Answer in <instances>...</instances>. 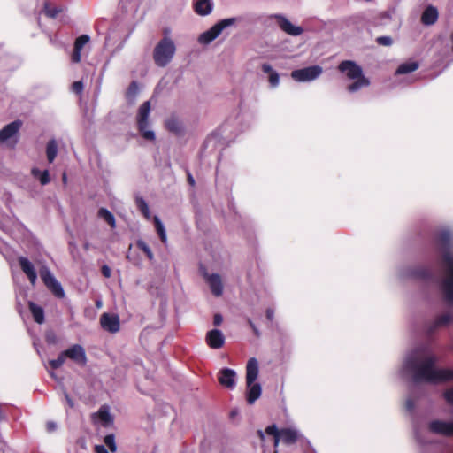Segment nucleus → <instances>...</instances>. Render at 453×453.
<instances>
[{
  "instance_id": "obj_5",
  "label": "nucleus",
  "mask_w": 453,
  "mask_h": 453,
  "mask_svg": "<svg viewBox=\"0 0 453 453\" xmlns=\"http://www.w3.org/2000/svg\"><path fill=\"white\" fill-rule=\"evenodd\" d=\"M176 45L170 36H163L153 50V60L157 66L165 67L173 60Z\"/></svg>"
},
{
  "instance_id": "obj_41",
  "label": "nucleus",
  "mask_w": 453,
  "mask_h": 453,
  "mask_svg": "<svg viewBox=\"0 0 453 453\" xmlns=\"http://www.w3.org/2000/svg\"><path fill=\"white\" fill-rule=\"evenodd\" d=\"M442 397L449 406L453 407V386L446 388L442 392Z\"/></svg>"
},
{
  "instance_id": "obj_25",
  "label": "nucleus",
  "mask_w": 453,
  "mask_h": 453,
  "mask_svg": "<svg viewBox=\"0 0 453 453\" xmlns=\"http://www.w3.org/2000/svg\"><path fill=\"white\" fill-rule=\"evenodd\" d=\"M261 70L264 73L268 74V81L272 88H277L280 84V74L273 69L272 65L268 63L261 65Z\"/></svg>"
},
{
  "instance_id": "obj_13",
  "label": "nucleus",
  "mask_w": 453,
  "mask_h": 453,
  "mask_svg": "<svg viewBox=\"0 0 453 453\" xmlns=\"http://www.w3.org/2000/svg\"><path fill=\"white\" fill-rule=\"evenodd\" d=\"M428 431L446 437L453 436V420L433 419L428 423Z\"/></svg>"
},
{
  "instance_id": "obj_17",
  "label": "nucleus",
  "mask_w": 453,
  "mask_h": 453,
  "mask_svg": "<svg viewBox=\"0 0 453 453\" xmlns=\"http://www.w3.org/2000/svg\"><path fill=\"white\" fill-rule=\"evenodd\" d=\"M100 324L110 333H117L119 330V318L116 314L103 313L100 317Z\"/></svg>"
},
{
  "instance_id": "obj_15",
  "label": "nucleus",
  "mask_w": 453,
  "mask_h": 453,
  "mask_svg": "<svg viewBox=\"0 0 453 453\" xmlns=\"http://www.w3.org/2000/svg\"><path fill=\"white\" fill-rule=\"evenodd\" d=\"M66 358H70L80 365H85L87 357L84 348L80 344H74L64 351Z\"/></svg>"
},
{
  "instance_id": "obj_27",
  "label": "nucleus",
  "mask_w": 453,
  "mask_h": 453,
  "mask_svg": "<svg viewBox=\"0 0 453 453\" xmlns=\"http://www.w3.org/2000/svg\"><path fill=\"white\" fill-rule=\"evenodd\" d=\"M29 310L36 323L42 324L44 322V311L41 306L33 302H29Z\"/></svg>"
},
{
  "instance_id": "obj_33",
  "label": "nucleus",
  "mask_w": 453,
  "mask_h": 453,
  "mask_svg": "<svg viewBox=\"0 0 453 453\" xmlns=\"http://www.w3.org/2000/svg\"><path fill=\"white\" fill-rule=\"evenodd\" d=\"M453 320V316L449 312L440 315L434 321V324L431 330H434L439 326H446Z\"/></svg>"
},
{
  "instance_id": "obj_49",
  "label": "nucleus",
  "mask_w": 453,
  "mask_h": 453,
  "mask_svg": "<svg viewBox=\"0 0 453 453\" xmlns=\"http://www.w3.org/2000/svg\"><path fill=\"white\" fill-rule=\"evenodd\" d=\"M274 317V311L273 309H267L266 310V318L268 320L272 321Z\"/></svg>"
},
{
  "instance_id": "obj_56",
  "label": "nucleus",
  "mask_w": 453,
  "mask_h": 453,
  "mask_svg": "<svg viewBox=\"0 0 453 453\" xmlns=\"http://www.w3.org/2000/svg\"><path fill=\"white\" fill-rule=\"evenodd\" d=\"M248 323L250 326V327H252V325H255L250 319H248Z\"/></svg>"
},
{
  "instance_id": "obj_19",
  "label": "nucleus",
  "mask_w": 453,
  "mask_h": 453,
  "mask_svg": "<svg viewBox=\"0 0 453 453\" xmlns=\"http://www.w3.org/2000/svg\"><path fill=\"white\" fill-rule=\"evenodd\" d=\"M22 127V122L20 120H14L7 125H5L0 130V142H5L9 139L16 136Z\"/></svg>"
},
{
  "instance_id": "obj_32",
  "label": "nucleus",
  "mask_w": 453,
  "mask_h": 453,
  "mask_svg": "<svg viewBox=\"0 0 453 453\" xmlns=\"http://www.w3.org/2000/svg\"><path fill=\"white\" fill-rule=\"evenodd\" d=\"M98 216L104 219L111 228L116 227L115 218L113 214L107 209L101 208L98 211Z\"/></svg>"
},
{
  "instance_id": "obj_38",
  "label": "nucleus",
  "mask_w": 453,
  "mask_h": 453,
  "mask_svg": "<svg viewBox=\"0 0 453 453\" xmlns=\"http://www.w3.org/2000/svg\"><path fill=\"white\" fill-rule=\"evenodd\" d=\"M66 359V357L65 355V352L62 351L59 356L58 357V358L56 359H52V360H50L49 361V365L52 368V369H58L59 368L61 365H63V364L65 363Z\"/></svg>"
},
{
  "instance_id": "obj_55",
  "label": "nucleus",
  "mask_w": 453,
  "mask_h": 453,
  "mask_svg": "<svg viewBox=\"0 0 453 453\" xmlns=\"http://www.w3.org/2000/svg\"><path fill=\"white\" fill-rule=\"evenodd\" d=\"M170 33H171V31H170L169 28H165L164 29V32H163L164 36H170Z\"/></svg>"
},
{
  "instance_id": "obj_40",
  "label": "nucleus",
  "mask_w": 453,
  "mask_h": 453,
  "mask_svg": "<svg viewBox=\"0 0 453 453\" xmlns=\"http://www.w3.org/2000/svg\"><path fill=\"white\" fill-rule=\"evenodd\" d=\"M138 207L141 211V212L142 213V215L145 217L146 219L148 220H150L151 219V214H150V208L148 206V204L146 203L145 200H138Z\"/></svg>"
},
{
  "instance_id": "obj_36",
  "label": "nucleus",
  "mask_w": 453,
  "mask_h": 453,
  "mask_svg": "<svg viewBox=\"0 0 453 453\" xmlns=\"http://www.w3.org/2000/svg\"><path fill=\"white\" fill-rule=\"evenodd\" d=\"M32 173L35 178H38L41 184L45 185L50 181V174L47 170L40 171L38 169H33Z\"/></svg>"
},
{
  "instance_id": "obj_1",
  "label": "nucleus",
  "mask_w": 453,
  "mask_h": 453,
  "mask_svg": "<svg viewBox=\"0 0 453 453\" xmlns=\"http://www.w3.org/2000/svg\"><path fill=\"white\" fill-rule=\"evenodd\" d=\"M438 358L427 347H418L410 351L404 357L399 375L411 379L414 384L427 382L439 384L453 380V369L436 367ZM423 394L420 387L415 385L406 399L405 407L410 412L413 411L416 399Z\"/></svg>"
},
{
  "instance_id": "obj_43",
  "label": "nucleus",
  "mask_w": 453,
  "mask_h": 453,
  "mask_svg": "<svg viewBox=\"0 0 453 453\" xmlns=\"http://www.w3.org/2000/svg\"><path fill=\"white\" fill-rule=\"evenodd\" d=\"M138 92V84L136 81H132L130 84H129V87L127 88V96H135L136 94Z\"/></svg>"
},
{
  "instance_id": "obj_7",
  "label": "nucleus",
  "mask_w": 453,
  "mask_h": 453,
  "mask_svg": "<svg viewBox=\"0 0 453 453\" xmlns=\"http://www.w3.org/2000/svg\"><path fill=\"white\" fill-rule=\"evenodd\" d=\"M242 20V17H231L218 21L207 31L200 34V43L208 44L218 38L226 28Z\"/></svg>"
},
{
  "instance_id": "obj_37",
  "label": "nucleus",
  "mask_w": 453,
  "mask_h": 453,
  "mask_svg": "<svg viewBox=\"0 0 453 453\" xmlns=\"http://www.w3.org/2000/svg\"><path fill=\"white\" fill-rule=\"evenodd\" d=\"M136 246L146 254L147 257L150 261L153 260V258H154L153 253H152L150 248L149 247V245L144 241L138 240L136 242Z\"/></svg>"
},
{
  "instance_id": "obj_24",
  "label": "nucleus",
  "mask_w": 453,
  "mask_h": 453,
  "mask_svg": "<svg viewBox=\"0 0 453 453\" xmlns=\"http://www.w3.org/2000/svg\"><path fill=\"white\" fill-rule=\"evenodd\" d=\"M0 227L6 232L9 234H14L15 231H19L22 227V225L17 220L12 218L7 217L1 218L0 217Z\"/></svg>"
},
{
  "instance_id": "obj_46",
  "label": "nucleus",
  "mask_w": 453,
  "mask_h": 453,
  "mask_svg": "<svg viewBox=\"0 0 453 453\" xmlns=\"http://www.w3.org/2000/svg\"><path fill=\"white\" fill-rule=\"evenodd\" d=\"M102 274L105 277V278H110L111 275V268L104 265L102 266Z\"/></svg>"
},
{
  "instance_id": "obj_57",
  "label": "nucleus",
  "mask_w": 453,
  "mask_h": 453,
  "mask_svg": "<svg viewBox=\"0 0 453 453\" xmlns=\"http://www.w3.org/2000/svg\"><path fill=\"white\" fill-rule=\"evenodd\" d=\"M63 180H64V181H65V180H66V175H65V174H64V175H63Z\"/></svg>"
},
{
  "instance_id": "obj_54",
  "label": "nucleus",
  "mask_w": 453,
  "mask_h": 453,
  "mask_svg": "<svg viewBox=\"0 0 453 453\" xmlns=\"http://www.w3.org/2000/svg\"><path fill=\"white\" fill-rule=\"evenodd\" d=\"M251 328H252V330H253L254 334H255L257 336H258V335H259V331H258V329L257 328V326H256L255 325H252V327H251Z\"/></svg>"
},
{
  "instance_id": "obj_51",
  "label": "nucleus",
  "mask_w": 453,
  "mask_h": 453,
  "mask_svg": "<svg viewBox=\"0 0 453 453\" xmlns=\"http://www.w3.org/2000/svg\"><path fill=\"white\" fill-rule=\"evenodd\" d=\"M188 181L191 186H195V179L190 173H188Z\"/></svg>"
},
{
  "instance_id": "obj_9",
  "label": "nucleus",
  "mask_w": 453,
  "mask_h": 453,
  "mask_svg": "<svg viewBox=\"0 0 453 453\" xmlns=\"http://www.w3.org/2000/svg\"><path fill=\"white\" fill-rule=\"evenodd\" d=\"M265 432L267 434L272 435L274 441V446L277 447L280 441L287 445L295 443L300 434L296 429L294 428H282L279 430L275 425L269 426Z\"/></svg>"
},
{
  "instance_id": "obj_22",
  "label": "nucleus",
  "mask_w": 453,
  "mask_h": 453,
  "mask_svg": "<svg viewBox=\"0 0 453 453\" xmlns=\"http://www.w3.org/2000/svg\"><path fill=\"white\" fill-rule=\"evenodd\" d=\"M90 37L88 35H81L74 42L73 51L72 54V62L79 63L81 58V51L82 48L89 42Z\"/></svg>"
},
{
  "instance_id": "obj_52",
  "label": "nucleus",
  "mask_w": 453,
  "mask_h": 453,
  "mask_svg": "<svg viewBox=\"0 0 453 453\" xmlns=\"http://www.w3.org/2000/svg\"><path fill=\"white\" fill-rule=\"evenodd\" d=\"M193 9H194V12L198 14V8H199V5H198V0H193Z\"/></svg>"
},
{
  "instance_id": "obj_35",
  "label": "nucleus",
  "mask_w": 453,
  "mask_h": 453,
  "mask_svg": "<svg viewBox=\"0 0 453 453\" xmlns=\"http://www.w3.org/2000/svg\"><path fill=\"white\" fill-rule=\"evenodd\" d=\"M214 7L212 0H200V16H207L211 13Z\"/></svg>"
},
{
  "instance_id": "obj_11",
  "label": "nucleus",
  "mask_w": 453,
  "mask_h": 453,
  "mask_svg": "<svg viewBox=\"0 0 453 453\" xmlns=\"http://www.w3.org/2000/svg\"><path fill=\"white\" fill-rule=\"evenodd\" d=\"M40 276L42 278V280L45 284V286L48 288L49 290L52 292V294L58 297V298H64L65 297V291L60 284L55 278V276L52 274L50 270L43 266L40 270Z\"/></svg>"
},
{
  "instance_id": "obj_23",
  "label": "nucleus",
  "mask_w": 453,
  "mask_h": 453,
  "mask_svg": "<svg viewBox=\"0 0 453 453\" xmlns=\"http://www.w3.org/2000/svg\"><path fill=\"white\" fill-rule=\"evenodd\" d=\"M439 18V12L436 7L428 5L421 15V22L425 26L434 25Z\"/></svg>"
},
{
  "instance_id": "obj_2",
  "label": "nucleus",
  "mask_w": 453,
  "mask_h": 453,
  "mask_svg": "<svg viewBox=\"0 0 453 453\" xmlns=\"http://www.w3.org/2000/svg\"><path fill=\"white\" fill-rule=\"evenodd\" d=\"M435 245L441 257V266L446 277L440 282V289L446 303L453 305V234L449 229L438 231Z\"/></svg>"
},
{
  "instance_id": "obj_4",
  "label": "nucleus",
  "mask_w": 453,
  "mask_h": 453,
  "mask_svg": "<svg viewBox=\"0 0 453 453\" xmlns=\"http://www.w3.org/2000/svg\"><path fill=\"white\" fill-rule=\"evenodd\" d=\"M338 70L344 73L349 80L354 81L348 85L347 90L355 93L370 85V81L363 73V69L355 61L343 60L338 65Z\"/></svg>"
},
{
  "instance_id": "obj_16",
  "label": "nucleus",
  "mask_w": 453,
  "mask_h": 453,
  "mask_svg": "<svg viewBox=\"0 0 453 453\" xmlns=\"http://www.w3.org/2000/svg\"><path fill=\"white\" fill-rule=\"evenodd\" d=\"M226 338L224 334L219 329H211L205 335L206 344L213 349H219L225 344Z\"/></svg>"
},
{
  "instance_id": "obj_10",
  "label": "nucleus",
  "mask_w": 453,
  "mask_h": 453,
  "mask_svg": "<svg viewBox=\"0 0 453 453\" xmlns=\"http://www.w3.org/2000/svg\"><path fill=\"white\" fill-rule=\"evenodd\" d=\"M322 73L321 66L311 65L292 71L291 77L297 82H310L319 78Z\"/></svg>"
},
{
  "instance_id": "obj_45",
  "label": "nucleus",
  "mask_w": 453,
  "mask_h": 453,
  "mask_svg": "<svg viewBox=\"0 0 453 453\" xmlns=\"http://www.w3.org/2000/svg\"><path fill=\"white\" fill-rule=\"evenodd\" d=\"M223 322V317L221 314L219 313H217L214 315L213 317V324L215 326H219L222 324Z\"/></svg>"
},
{
  "instance_id": "obj_12",
  "label": "nucleus",
  "mask_w": 453,
  "mask_h": 453,
  "mask_svg": "<svg viewBox=\"0 0 453 453\" xmlns=\"http://www.w3.org/2000/svg\"><path fill=\"white\" fill-rule=\"evenodd\" d=\"M200 273L203 274L204 280L215 297H219L224 293V283L221 276L219 273H209L200 265Z\"/></svg>"
},
{
  "instance_id": "obj_29",
  "label": "nucleus",
  "mask_w": 453,
  "mask_h": 453,
  "mask_svg": "<svg viewBox=\"0 0 453 453\" xmlns=\"http://www.w3.org/2000/svg\"><path fill=\"white\" fill-rule=\"evenodd\" d=\"M58 155V143L55 139H50L46 145V156L49 163H52Z\"/></svg>"
},
{
  "instance_id": "obj_20",
  "label": "nucleus",
  "mask_w": 453,
  "mask_h": 453,
  "mask_svg": "<svg viewBox=\"0 0 453 453\" xmlns=\"http://www.w3.org/2000/svg\"><path fill=\"white\" fill-rule=\"evenodd\" d=\"M219 383L230 389H233L236 385V372L230 368H223L219 372Z\"/></svg>"
},
{
  "instance_id": "obj_47",
  "label": "nucleus",
  "mask_w": 453,
  "mask_h": 453,
  "mask_svg": "<svg viewBox=\"0 0 453 453\" xmlns=\"http://www.w3.org/2000/svg\"><path fill=\"white\" fill-rule=\"evenodd\" d=\"M95 452L96 453H109L104 445H96Z\"/></svg>"
},
{
  "instance_id": "obj_26",
  "label": "nucleus",
  "mask_w": 453,
  "mask_h": 453,
  "mask_svg": "<svg viewBox=\"0 0 453 453\" xmlns=\"http://www.w3.org/2000/svg\"><path fill=\"white\" fill-rule=\"evenodd\" d=\"M165 128L175 134H180L183 131V127L177 116L172 115L165 121Z\"/></svg>"
},
{
  "instance_id": "obj_39",
  "label": "nucleus",
  "mask_w": 453,
  "mask_h": 453,
  "mask_svg": "<svg viewBox=\"0 0 453 453\" xmlns=\"http://www.w3.org/2000/svg\"><path fill=\"white\" fill-rule=\"evenodd\" d=\"M104 442L105 444L104 446H107L111 452L115 453L117 451L114 434H107L104 439Z\"/></svg>"
},
{
  "instance_id": "obj_58",
  "label": "nucleus",
  "mask_w": 453,
  "mask_h": 453,
  "mask_svg": "<svg viewBox=\"0 0 453 453\" xmlns=\"http://www.w3.org/2000/svg\"><path fill=\"white\" fill-rule=\"evenodd\" d=\"M96 305H97L98 307H100V306H101V302H97Z\"/></svg>"
},
{
  "instance_id": "obj_34",
  "label": "nucleus",
  "mask_w": 453,
  "mask_h": 453,
  "mask_svg": "<svg viewBox=\"0 0 453 453\" xmlns=\"http://www.w3.org/2000/svg\"><path fill=\"white\" fill-rule=\"evenodd\" d=\"M43 12L46 16H48L49 18L54 19L60 12H63V8H61L59 6H51L49 2H45L44 6H43Z\"/></svg>"
},
{
  "instance_id": "obj_48",
  "label": "nucleus",
  "mask_w": 453,
  "mask_h": 453,
  "mask_svg": "<svg viewBox=\"0 0 453 453\" xmlns=\"http://www.w3.org/2000/svg\"><path fill=\"white\" fill-rule=\"evenodd\" d=\"M65 401H66V403L68 404V406L70 408H73V402L72 398L70 397V395L66 392H65Z\"/></svg>"
},
{
  "instance_id": "obj_8",
  "label": "nucleus",
  "mask_w": 453,
  "mask_h": 453,
  "mask_svg": "<svg viewBox=\"0 0 453 453\" xmlns=\"http://www.w3.org/2000/svg\"><path fill=\"white\" fill-rule=\"evenodd\" d=\"M150 113V102L146 101L142 103L137 113V126L138 130L140 134H142V138L147 141H154L156 139L155 132L151 129H150V122H149V116Z\"/></svg>"
},
{
  "instance_id": "obj_3",
  "label": "nucleus",
  "mask_w": 453,
  "mask_h": 453,
  "mask_svg": "<svg viewBox=\"0 0 453 453\" xmlns=\"http://www.w3.org/2000/svg\"><path fill=\"white\" fill-rule=\"evenodd\" d=\"M243 119L242 115H238L234 119H228L217 129L208 134L203 142V150L204 153H216L215 161L218 164L221 162V150L230 145L237 136L236 126Z\"/></svg>"
},
{
  "instance_id": "obj_42",
  "label": "nucleus",
  "mask_w": 453,
  "mask_h": 453,
  "mask_svg": "<svg viewBox=\"0 0 453 453\" xmlns=\"http://www.w3.org/2000/svg\"><path fill=\"white\" fill-rule=\"evenodd\" d=\"M376 42L382 46H391L393 44V39L390 36H379L376 38Z\"/></svg>"
},
{
  "instance_id": "obj_14",
  "label": "nucleus",
  "mask_w": 453,
  "mask_h": 453,
  "mask_svg": "<svg viewBox=\"0 0 453 453\" xmlns=\"http://www.w3.org/2000/svg\"><path fill=\"white\" fill-rule=\"evenodd\" d=\"M271 19H274L279 27L287 35L292 36H298L303 34V29L302 27L293 25L284 15L273 14Z\"/></svg>"
},
{
  "instance_id": "obj_53",
  "label": "nucleus",
  "mask_w": 453,
  "mask_h": 453,
  "mask_svg": "<svg viewBox=\"0 0 453 453\" xmlns=\"http://www.w3.org/2000/svg\"><path fill=\"white\" fill-rule=\"evenodd\" d=\"M416 438H417V440H418V441L419 443H421V444H425L426 443V441L422 439L419 432H418V431H416Z\"/></svg>"
},
{
  "instance_id": "obj_50",
  "label": "nucleus",
  "mask_w": 453,
  "mask_h": 453,
  "mask_svg": "<svg viewBox=\"0 0 453 453\" xmlns=\"http://www.w3.org/2000/svg\"><path fill=\"white\" fill-rule=\"evenodd\" d=\"M56 427H57V425L52 422V421H50L47 423V429L49 432H53L56 430Z\"/></svg>"
},
{
  "instance_id": "obj_44",
  "label": "nucleus",
  "mask_w": 453,
  "mask_h": 453,
  "mask_svg": "<svg viewBox=\"0 0 453 453\" xmlns=\"http://www.w3.org/2000/svg\"><path fill=\"white\" fill-rule=\"evenodd\" d=\"M72 87H73V92H75L76 94H80L83 90V83H82V81H74L73 83Z\"/></svg>"
},
{
  "instance_id": "obj_18",
  "label": "nucleus",
  "mask_w": 453,
  "mask_h": 453,
  "mask_svg": "<svg viewBox=\"0 0 453 453\" xmlns=\"http://www.w3.org/2000/svg\"><path fill=\"white\" fill-rule=\"evenodd\" d=\"M92 419L96 424H101L104 427L111 426L113 424V418L110 413V408L106 405L100 407L97 412L92 415Z\"/></svg>"
},
{
  "instance_id": "obj_30",
  "label": "nucleus",
  "mask_w": 453,
  "mask_h": 453,
  "mask_svg": "<svg viewBox=\"0 0 453 453\" xmlns=\"http://www.w3.org/2000/svg\"><path fill=\"white\" fill-rule=\"evenodd\" d=\"M410 276L420 280H429L433 278L434 274L430 269L426 267H419L416 270L411 271L410 273Z\"/></svg>"
},
{
  "instance_id": "obj_28",
  "label": "nucleus",
  "mask_w": 453,
  "mask_h": 453,
  "mask_svg": "<svg viewBox=\"0 0 453 453\" xmlns=\"http://www.w3.org/2000/svg\"><path fill=\"white\" fill-rule=\"evenodd\" d=\"M419 65L417 61L405 62L401 64L395 71V74H406L416 71Z\"/></svg>"
},
{
  "instance_id": "obj_21",
  "label": "nucleus",
  "mask_w": 453,
  "mask_h": 453,
  "mask_svg": "<svg viewBox=\"0 0 453 453\" xmlns=\"http://www.w3.org/2000/svg\"><path fill=\"white\" fill-rule=\"evenodd\" d=\"M18 260L23 273L27 276L31 284L35 285L37 280V273L32 262L25 257H19Z\"/></svg>"
},
{
  "instance_id": "obj_31",
  "label": "nucleus",
  "mask_w": 453,
  "mask_h": 453,
  "mask_svg": "<svg viewBox=\"0 0 453 453\" xmlns=\"http://www.w3.org/2000/svg\"><path fill=\"white\" fill-rule=\"evenodd\" d=\"M153 222L155 225V228L159 235L160 240L162 241L163 243L165 244L167 242V236H166L165 228L164 226L162 221L160 220V219L157 216H154Z\"/></svg>"
},
{
  "instance_id": "obj_6",
  "label": "nucleus",
  "mask_w": 453,
  "mask_h": 453,
  "mask_svg": "<svg viewBox=\"0 0 453 453\" xmlns=\"http://www.w3.org/2000/svg\"><path fill=\"white\" fill-rule=\"evenodd\" d=\"M258 362L257 358L250 357L246 365V384L247 402L250 404L254 403L261 395L262 388L259 383H255L258 376Z\"/></svg>"
}]
</instances>
